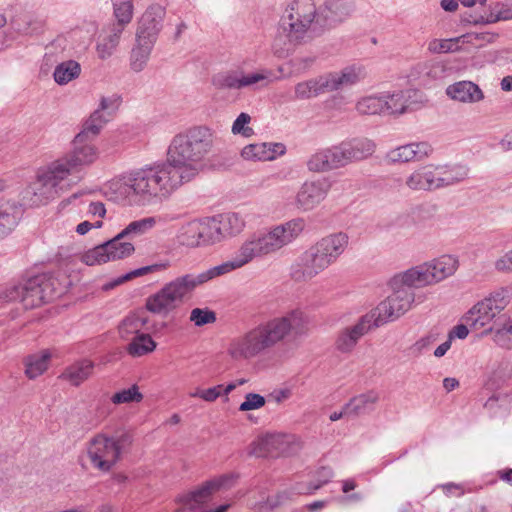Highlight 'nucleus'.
Listing matches in <instances>:
<instances>
[{"mask_svg":"<svg viewBox=\"0 0 512 512\" xmlns=\"http://www.w3.org/2000/svg\"><path fill=\"white\" fill-rule=\"evenodd\" d=\"M380 400V392L377 390H369L354 396L346 403V412L351 416H361L371 413Z\"/></svg>","mask_w":512,"mask_h":512,"instance_id":"c756f323","label":"nucleus"},{"mask_svg":"<svg viewBox=\"0 0 512 512\" xmlns=\"http://www.w3.org/2000/svg\"><path fill=\"white\" fill-rule=\"evenodd\" d=\"M70 164L79 172L83 168L92 165L99 157V150L92 140L81 138L78 140V134L73 140V148L65 154Z\"/></svg>","mask_w":512,"mask_h":512,"instance_id":"412c9836","label":"nucleus"},{"mask_svg":"<svg viewBox=\"0 0 512 512\" xmlns=\"http://www.w3.org/2000/svg\"><path fill=\"white\" fill-rule=\"evenodd\" d=\"M77 172L65 155L37 172L36 181L29 189L37 199L34 203L53 198L58 193V186L72 173Z\"/></svg>","mask_w":512,"mask_h":512,"instance_id":"1a4fd4ad","label":"nucleus"},{"mask_svg":"<svg viewBox=\"0 0 512 512\" xmlns=\"http://www.w3.org/2000/svg\"><path fill=\"white\" fill-rule=\"evenodd\" d=\"M329 150L333 167L338 169L371 156L375 151V144L366 138L352 139L329 147Z\"/></svg>","mask_w":512,"mask_h":512,"instance_id":"f8f14e48","label":"nucleus"},{"mask_svg":"<svg viewBox=\"0 0 512 512\" xmlns=\"http://www.w3.org/2000/svg\"><path fill=\"white\" fill-rule=\"evenodd\" d=\"M305 226L303 218H294L269 229L251 233L226 262L198 274L188 273L178 276L165 283L158 291L146 298V310L161 317L168 316L176 311L197 287L216 277L238 270L254 259L278 252L297 239Z\"/></svg>","mask_w":512,"mask_h":512,"instance_id":"f257e3e1","label":"nucleus"},{"mask_svg":"<svg viewBox=\"0 0 512 512\" xmlns=\"http://www.w3.org/2000/svg\"><path fill=\"white\" fill-rule=\"evenodd\" d=\"M110 120L101 110L93 111L84 122L82 130L78 133V140L87 138L93 140L96 138L105 124Z\"/></svg>","mask_w":512,"mask_h":512,"instance_id":"a19ab883","label":"nucleus"},{"mask_svg":"<svg viewBox=\"0 0 512 512\" xmlns=\"http://www.w3.org/2000/svg\"><path fill=\"white\" fill-rule=\"evenodd\" d=\"M169 267H170V262L169 261H165V262L156 263V264H153V265L141 267V268L135 269V270L125 274L121 278V282L127 281V280H131V279H133L135 277L143 276V275H146V274L151 273V272L163 271V270L168 269Z\"/></svg>","mask_w":512,"mask_h":512,"instance_id":"052dcab7","label":"nucleus"},{"mask_svg":"<svg viewBox=\"0 0 512 512\" xmlns=\"http://www.w3.org/2000/svg\"><path fill=\"white\" fill-rule=\"evenodd\" d=\"M182 184L169 164L158 161L114 177L104 184L103 194L119 204L145 206L168 199Z\"/></svg>","mask_w":512,"mask_h":512,"instance_id":"f03ea898","label":"nucleus"},{"mask_svg":"<svg viewBox=\"0 0 512 512\" xmlns=\"http://www.w3.org/2000/svg\"><path fill=\"white\" fill-rule=\"evenodd\" d=\"M45 26V21L42 18L27 16L24 19V26L19 28V30L24 34H39L43 31Z\"/></svg>","mask_w":512,"mask_h":512,"instance_id":"69168bd1","label":"nucleus"},{"mask_svg":"<svg viewBox=\"0 0 512 512\" xmlns=\"http://www.w3.org/2000/svg\"><path fill=\"white\" fill-rule=\"evenodd\" d=\"M485 334H491L496 345L506 349H512V318L507 315L499 316L493 326L485 330Z\"/></svg>","mask_w":512,"mask_h":512,"instance_id":"7c9ffc66","label":"nucleus"},{"mask_svg":"<svg viewBox=\"0 0 512 512\" xmlns=\"http://www.w3.org/2000/svg\"><path fill=\"white\" fill-rule=\"evenodd\" d=\"M329 184L325 180L307 181L297 192L296 204L303 211L318 206L327 196Z\"/></svg>","mask_w":512,"mask_h":512,"instance_id":"4be33fe9","label":"nucleus"},{"mask_svg":"<svg viewBox=\"0 0 512 512\" xmlns=\"http://www.w3.org/2000/svg\"><path fill=\"white\" fill-rule=\"evenodd\" d=\"M284 153V146L279 143H255L245 146L241 156L245 160L268 161L273 160L277 154Z\"/></svg>","mask_w":512,"mask_h":512,"instance_id":"c85d7f7f","label":"nucleus"},{"mask_svg":"<svg viewBox=\"0 0 512 512\" xmlns=\"http://www.w3.org/2000/svg\"><path fill=\"white\" fill-rule=\"evenodd\" d=\"M308 317L301 309H293L285 315L260 323L245 333L234 337L227 347L228 355L236 361L253 359L273 348L290 333L304 334Z\"/></svg>","mask_w":512,"mask_h":512,"instance_id":"7ed1b4c3","label":"nucleus"},{"mask_svg":"<svg viewBox=\"0 0 512 512\" xmlns=\"http://www.w3.org/2000/svg\"><path fill=\"white\" fill-rule=\"evenodd\" d=\"M144 396L140 392V388L137 384H133L126 389L115 392L111 396V402L115 405L140 403Z\"/></svg>","mask_w":512,"mask_h":512,"instance_id":"5fc2aeb1","label":"nucleus"},{"mask_svg":"<svg viewBox=\"0 0 512 512\" xmlns=\"http://www.w3.org/2000/svg\"><path fill=\"white\" fill-rule=\"evenodd\" d=\"M272 72L267 69L245 73L241 70V89L252 88L262 89L266 88L272 82Z\"/></svg>","mask_w":512,"mask_h":512,"instance_id":"de8ad7c7","label":"nucleus"},{"mask_svg":"<svg viewBox=\"0 0 512 512\" xmlns=\"http://www.w3.org/2000/svg\"><path fill=\"white\" fill-rule=\"evenodd\" d=\"M333 263L315 244L306 250L291 268V276L297 282L309 281Z\"/></svg>","mask_w":512,"mask_h":512,"instance_id":"4468645a","label":"nucleus"},{"mask_svg":"<svg viewBox=\"0 0 512 512\" xmlns=\"http://www.w3.org/2000/svg\"><path fill=\"white\" fill-rule=\"evenodd\" d=\"M430 267L434 284L452 276L458 268V260L451 255H443L437 259L427 262Z\"/></svg>","mask_w":512,"mask_h":512,"instance_id":"f704fd0d","label":"nucleus"},{"mask_svg":"<svg viewBox=\"0 0 512 512\" xmlns=\"http://www.w3.org/2000/svg\"><path fill=\"white\" fill-rule=\"evenodd\" d=\"M166 9L159 3L150 4L140 18L136 37L156 43L163 28Z\"/></svg>","mask_w":512,"mask_h":512,"instance_id":"f3484780","label":"nucleus"},{"mask_svg":"<svg viewBox=\"0 0 512 512\" xmlns=\"http://www.w3.org/2000/svg\"><path fill=\"white\" fill-rule=\"evenodd\" d=\"M214 148V133L206 126H192L176 135L167 149L166 164L182 183L193 180L202 172Z\"/></svg>","mask_w":512,"mask_h":512,"instance_id":"20e7f679","label":"nucleus"},{"mask_svg":"<svg viewBox=\"0 0 512 512\" xmlns=\"http://www.w3.org/2000/svg\"><path fill=\"white\" fill-rule=\"evenodd\" d=\"M328 86L324 74L307 81L299 82L295 86L294 98L298 100L310 99L327 93Z\"/></svg>","mask_w":512,"mask_h":512,"instance_id":"c9c22d12","label":"nucleus"},{"mask_svg":"<svg viewBox=\"0 0 512 512\" xmlns=\"http://www.w3.org/2000/svg\"><path fill=\"white\" fill-rule=\"evenodd\" d=\"M445 73L446 65L438 60L420 62L413 68V76H416L423 84L441 79Z\"/></svg>","mask_w":512,"mask_h":512,"instance_id":"473e14b6","label":"nucleus"},{"mask_svg":"<svg viewBox=\"0 0 512 512\" xmlns=\"http://www.w3.org/2000/svg\"><path fill=\"white\" fill-rule=\"evenodd\" d=\"M383 92L360 97L355 103V110L359 115H382L384 112Z\"/></svg>","mask_w":512,"mask_h":512,"instance_id":"4c0bfd02","label":"nucleus"},{"mask_svg":"<svg viewBox=\"0 0 512 512\" xmlns=\"http://www.w3.org/2000/svg\"><path fill=\"white\" fill-rule=\"evenodd\" d=\"M385 114L400 116L420 108L421 99L416 90H399L395 92H383Z\"/></svg>","mask_w":512,"mask_h":512,"instance_id":"a211bd4d","label":"nucleus"},{"mask_svg":"<svg viewBox=\"0 0 512 512\" xmlns=\"http://www.w3.org/2000/svg\"><path fill=\"white\" fill-rule=\"evenodd\" d=\"M161 222L160 216H147L131 221L112 239L86 251L81 259L86 265H101L110 261L122 260L135 252V246L130 241L152 231Z\"/></svg>","mask_w":512,"mask_h":512,"instance_id":"39448f33","label":"nucleus"},{"mask_svg":"<svg viewBox=\"0 0 512 512\" xmlns=\"http://www.w3.org/2000/svg\"><path fill=\"white\" fill-rule=\"evenodd\" d=\"M58 281L48 275L39 274L19 284L0 287V307L19 300L26 309H33L51 301L59 293Z\"/></svg>","mask_w":512,"mask_h":512,"instance_id":"6e6552de","label":"nucleus"},{"mask_svg":"<svg viewBox=\"0 0 512 512\" xmlns=\"http://www.w3.org/2000/svg\"><path fill=\"white\" fill-rule=\"evenodd\" d=\"M324 76L328 91L332 92L359 83L366 78L367 74L363 66L350 65L340 71L326 73Z\"/></svg>","mask_w":512,"mask_h":512,"instance_id":"b1692460","label":"nucleus"},{"mask_svg":"<svg viewBox=\"0 0 512 512\" xmlns=\"http://www.w3.org/2000/svg\"><path fill=\"white\" fill-rule=\"evenodd\" d=\"M199 231L201 246L214 244L223 239L217 218L199 219Z\"/></svg>","mask_w":512,"mask_h":512,"instance_id":"49530a36","label":"nucleus"},{"mask_svg":"<svg viewBox=\"0 0 512 512\" xmlns=\"http://www.w3.org/2000/svg\"><path fill=\"white\" fill-rule=\"evenodd\" d=\"M353 11L349 0H328L319 14L323 18V31L347 19Z\"/></svg>","mask_w":512,"mask_h":512,"instance_id":"bb28decb","label":"nucleus"},{"mask_svg":"<svg viewBox=\"0 0 512 512\" xmlns=\"http://www.w3.org/2000/svg\"><path fill=\"white\" fill-rule=\"evenodd\" d=\"M436 169L439 189L458 184L468 177V168L463 165H436Z\"/></svg>","mask_w":512,"mask_h":512,"instance_id":"72a5a7b5","label":"nucleus"},{"mask_svg":"<svg viewBox=\"0 0 512 512\" xmlns=\"http://www.w3.org/2000/svg\"><path fill=\"white\" fill-rule=\"evenodd\" d=\"M512 20V0L486 1V7L478 6L469 14L467 21L472 24H494Z\"/></svg>","mask_w":512,"mask_h":512,"instance_id":"dca6fc26","label":"nucleus"},{"mask_svg":"<svg viewBox=\"0 0 512 512\" xmlns=\"http://www.w3.org/2000/svg\"><path fill=\"white\" fill-rule=\"evenodd\" d=\"M349 243V237L346 233L339 232L327 235L315 243V246L321 250L334 264L344 253Z\"/></svg>","mask_w":512,"mask_h":512,"instance_id":"cd10ccee","label":"nucleus"},{"mask_svg":"<svg viewBox=\"0 0 512 512\" xmlns=\"http://www.w3.org/2000/svg\"><path fill=\"white\" fill-rule=\"evenodd\" d=\"M216 320L215 313L207 308H194L190 313V321L196 326L213 323Z\"/></svg>","mask_w":512,"mask_h":512,"instance_id":"e2e57ef3","label":"nucleus"},{"mask_svg":"<svg viewBox=\"0 0 512 512\" xmlns=\"http://www.w3.org/2000/svg\"><path fill=\"white\" fill-rule=\"evenodd\" d=\"M94 33V27H91V29L78 28L70 33V39L72 41H79L76 47L78 51H86L92 42Z\"/></svg>","mask_w":512,"mask_h":512,"instance_id":"13d9d810","label":"nucleus"},{"mask_svg":"<svg viewBox=\"0 0 512 512\" xmlns=\"http://www.w3.org/2000/svg\"><path fill=\"white\" fill-rule=\"evenodd\" d=\"M433 284L434 281L427 262L394 276V285L396 287L404 285L413 290V288H422Z\"/></svg>","mask_w":512,"mask_h":512,"instance_id":"a878e982","label":"nucleus"},{"mask_svg":"<svg viewBox=\"0 0 512 512\" xmlns=\"http://www.w3.org/2000/svg\"><path fill=\"white\" fill-rule=\"evenodd\" d=\"M486 1L487 0H441L440 6L447 12H455L458 9L459 3L467 8H477L478 6L486 7Z\"/></svg>","mask_w":512,"mask_h":512,"instance_id":"680f3d73","label":"nucleus"},{"mask_svg":"<svg viewBox=\"0 0 512 512\" xmlns=\"http://www.w3.org/2000/svg\"><path fill=\"white\" fill-rule=\"evenodd\" d=\"M497 36V34L491 32H471L463 34L464 44L465 47L467 48L466 52H471L473 49H477L483 47L487 43L494 42Z\"/></svg>","mask_w":512,"mask_h":512,"instance_id":"6e6d98bb","label":"nucleus"},{"mask_svg":"<svg viewBox=\"0 0 512 512\" xmlns=\"http://www.w3.org/2000/svg\"><path fill=\"white\" fill-rule=\"evenodd\" d=\"M279 27L290 42H301L323 32V18L313 0H292L280 18Z\"/></svg>","mask_w":512,"mask_h":512,"instance_id":"423d86ee","label":"nucleus"},{"mask_svg":"<svg viewBox=\"0 0 512 512\" xmlns=\"http://www.w3.org/2000/svg\"><path fill=\"white\" fill-rule=\"evenodd\" d=\"M508 304L505 291H498L477 302L465 315V322L473 330L488 329L501 316ZM482 332V335H486Z\"/></svg>","mask_w":512,"mask_h":512,"instance_id":"9b49d317","label":"nucleus"},{"mask_svg":"<svg viewBox=\"0 0 512 512\" xmlns=\"http://www.w3.org/2000/svg\"><path fill=\"white\" fill-rule=\"evenodd\" d=\"M223 385H217L208 389H198L190 393V397L200 398L206 402H214L222 394Z\"/></svg>","mask_w":512,"mask_h":512,"instance_id":"774afa93","label":"nucleus"},{"mask_svg":"<svg viewBox=\"0 0 512 512\" xmlns=\"http://www.w3.org/2000/svg\"><path fill=\"white\" fill-rule=\"evenodd\" d=\"M81 65L76 60H66L56 65L53 79L58 85H67L81 75Z\"/></svg>","mask_w":512,"mask_h":512,"instance_id":"ea45409f","label":"nucleus"},{"mask_svg":"<svg viewBox=\"0 0 512 512\" xmlns=\"http://www.w3.org/2000/svg\"><path fill=\"white\" fill-rule=\"evenodd\" d=\"M307 168L312 172L334 170L329 148L316 151L307 161Z\"/></svg>","mask_w":512,"mask_h":512,"instance_id":"864d4df0","label":"nucleus"},{"mask_svg":"<svg viewBox=\"0 0 512 512\" xmlns=\"http://www.w3.org/2000/svg\"><path fill=\"white\" fill-rule=\"evenodd\" d=\"M130 443L131 437L128 434L109 436L97 433L85 444L79 456L80 465L85 469L108 473L121 460L125 446Z\"/></svg>","mask_w":512,"mask_h":512,"instance_id":"0eeeda50","label":"nucleus"},{"mask_svg":"<svg viewBox=\"0 0 512 512\" xmlns=\"http://www.w3.org/2000/svg\"><path fill=\"white\" fill-rule=\"evenodd\" d=\"M251 117L247 113H240L232 125V133L240 134L244 137H250L254 134L253 129L249 126Z\"/></svg>","mask_w":512,"mask_h":512,"instance_id":"bf43d9fd","label":"nucleus"},{"mask_svg":"<svg viewBox=\"0 0 512 512\" xmlns=\"http://www.w3.org/2000/svg\"><path fill=\"white\" fill-rule=\"evenodd\" d=\"M157 347V343L147 334H137L129 342L127 352L132 357H142L152 353Z\"/></svg>","mask_w":512,"mask_h":512,"instance_id":"c03bdc74","label":"nucleus"},{"mask_svg":"<svg viewBox=\"0 0 512 512\" xmlns=\"http://www.w3.org/2000/svg\"><path fill=\"white\" fill-rule=\"evenodd\" d=\"M372 327H375L373 316H369L367 313L356 324L346 327L339 332L335 342L337 350L343 353L351 352L359 339Z\"/></svg>","mask_w":512,"mask_h":512,"instance_id":"aec40b11","label":"nucleus"},{"mask_svg":"<svg viewBox=\"0 0 512 512\" xmlns=\"http://www.w3.org/2000/svg\"><path fill=\"white\" fill-rule=\"evenodd\" d=\"M122 33V27L112 26L110 34L99 40L96 45L97 55L100 59L106 60L114 53Z\"/></svg>","mask_w":512,"mask_h":512,"instance_id":"09e8293b","label":"nucleus"},{"mask_svg":"<svg viewBox=\"0 0 512 512\" xmlns=\"http://www.w3.org/2000/svg\"><path fill=\"white\" fill-rule=\"evenodd\" d=\"M392 294L380 302L368 314L373 316L374 326L379 327L404 315L412 307L415 300L414 291L404 285L396 287L394 277L390 281Z\"/></svg>","mask_w":512,"mask_h":512,"instance_id":"9d476101","label":"nucleus"},{"mask_svg":"<svg viewBox=\"0 0 512 512\" xmlns=\"http://www.w3.org/2000/svg\"><path fill=\"white\" fill-rule=\"evenodd\" d=\"M155 43L136 37V42L130 54V68L134 72L142 71L151 56Z\"/></svg>","mask_w":512,"mask_h":512,"instance_id":"e433bc0d","label":"nucleus"},{"mask_svg":"<svg viewBox=\"0 0 512 512\" xmlns=\"http://www.w3.org/2000/svg\"><path fill=\"white\" fill-rule=\"evenodd\" d=\"M178 242L187 247L201 246L199 219L192 220L180 228L177 234Z\"/></svg>","mask_w":512,"mask_h":512,"instance_id":"3c124183","label":"nucleus"},{"mask_svg":"<svg viewBox=\"0 0 512 512\" xmlns=\"http://www.w3.org/2000/svg\"><path fill=\"white\" fill-rule=\"evenodd\" d=\"M217 219L223 238L240 234L246 226L245 218L237 212L221 214Z\"/></svg>","mask_w":512,"mask_h":512,"instance_id":"58836bf2","label":"nucleus"},{"mask_svg":"<svg viewBox=\"0 0 512 512\" xmlns=\"http://www.w3.org/2000/svg\"><path fill=\"white\" fill-rule=\"evenodd\" d=\"M93 371L94 362L84 358L67 366L60 378L77 387L88 380L93 374Z\"/></svg>","mask_w":512,"mask_h":512,"instance_id":"2f4dec72","label":"nucleus"},{"mask_svg":"<svg viewBox=\"0 0 512 512\" xmlns=\"http://www.w3.org/2000/svg\"><path fill=\"white\" fill-rule=\"evenodd\" d=\"M266 403L265 398L257 393H248L245 400L240 404V411H250L262 408Z\"/></svg>","mask_w":512,"mask_h":512,"instance_id":"338daca9","label":"nucleus"},{"mask_svg":"<svg viewBox=\"0 0 512 512\" xmlns=\"http://www.w3.org/2000/svg\"><path fill=\"white\" fill-rule=\"evenodd\" d=\"M445 94L449 99L462 104H475L485 98L479 85L468 80H461L448 85Z\"/></svg>","mask_w":512,"mask_h":512,"instance_id":"393cba45","label":"nucleus"},{"mask_svg":"<svg viewBox=\"0 0 512 512\" xmlns=\"http://www.w3.org/2000/svg\"><path fill=\"white\" fill-rule=\"evenodd\" d=\"M51 354L45 350L39 354L30 355L25 359V374L29 379L42 375L49 367Z\"/></svg>","mask_w":512,"mask_h":512,"instance_id":"79ce46f5","label":"nucleus"},{"mask_svg":"<svg viewBox=\"0 0 512 512\" xmlns=\"http://www.w3.org/2000/svg\"><path fill=\"white\" fill-rule=\"evenodd\" d=\"M147 323V318L133 313L126 316L120 323L119 335L124 340H131L135 335L142 334V329Z\"/></svg>","mask_w":512,"mask_h":512,"instance_id":"a18cd8bd","label":"nucleus"},{"mask_svg":"<svg viewBox=\"0 0 512 512\" xmlns=\"http://www.w3.org/2000/svg\"><path fill=\"white\" fill-rule=\"evenodd\" d=\"M233 478L232 474H225L206 481L198 488L182 495L179 499L181 506L189 512L201 509L212 499L214 493L228 487Z\"/></svg>","mask_w":512,"mask_h":512,"instance_id":"2eb2a0df","label":"nucleus"},{"mask_svg":"<svg viewBox=\"0 0 512 512\" xmlns=\"http://www.w3.org/2000/svg\"><path fill=\"white\" fill-rule=\"evenodd\" d=\"M436 165L426 164L414 169L405 177L404 185L411 191H433L439 189Z\"/></svg>","mask_w":512,"mask_h":512,"instance_id":"5701e85b","label":"nucleus"},{"mask_svg":"<svg viewBox=\"0 0 512 512\" xmlns=\"http://www.w3.org/2000/svg\"><path fill=\"white\" fill-rule=\"evenodd\" d=\"M114 5V15L118 21L113 26L122 27L128 24L133 16V4L132 0H112Z\"/></svg>","mask_w":512,"mask_h":512,"instance_id":"4d7b16f0","label":"nucleus"},{"mask_svg":"<svg viewBox=\"0 0 512 512\" xmlns=\"http://www.w3.org/2000/svg\"><path fill=\"white\" fill-rule=\"evenodd\" d=\"M428 51L435 54L466 52L463 35L449 39H432L428 43Z\"/></svg>","mask_w":512,"mask_h":512,"instance_id":"37998d69","label":"nucleus"},{"mask_svg":"<svg viewBox=\"0 0 512 512\" xmlns=\"http://www.w3.org/2000/svg\"><path fill=\"white\" fill-rule=\"evenodd\" d=\"M298 447L299 441L295 435L272 433L252 442L249 453L256 457L278 456L290 454Z\"/></svg>","mask_w":512,"mask_h":512,"instance_id":"ddd939ff","label":"nucleus"},{"mask_svg":"<svg viewBox=\"0 0 512 512\" xmlns=\"http://www.w3.org/2000/svg\"><path fill=\"white\" fill-rule=\"evenodd\" d=\"M120 97L116 94L111 96H103L100 99L99 106L96 110H101L107 117H111L112 114L118 109L120 105Z\"/></svg>","mask_w":512,"mask_h":512,"instance_id":"0e129e2a","label":"nucleus"},{"mask_svg":"<svg viewBox=\"0 0 512 512\" xmlns=\"http://www.w3.org/2000/svg\"><path fill=\"white\" fill-rule=\"evenodd\" d=\"M18 224V211L11 204L0 205V240L7 237Z\"/></svg>","mask_w":512,"mask_h":512,"instance_id":"8fccbe9b","label":"nucleus"},{"mask_svg":"<svg viewBox=\"0 0 512 512\" xmlns=\"http://www.w3.org/2000/svg\"><path fill=\"white\" fill-rule=\"evenodd\" d=\"M432 151V146L428 142H411L389 150L385 155V160L390 164L420 162L427 158Z\"/></svg>","mask_w":512,"mask_h":512,"instance_id":"6ab92c4d","label":"nucleus"},{"mask_svg":"<svg viewBox=\"0 0 512 512\" xmlns=\"http://www.w3.org/2000/svg\"><path fill=\"white\" fill-rule=\"evenodd\" d=\"M212 84L217 89L241 90V70H229L215 74Z\"/></svg>","mask_w":512,"mask_h":512,"instance_id":"603ef678","label":"nucleus"}]
</instances>
